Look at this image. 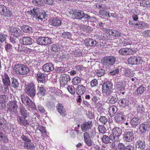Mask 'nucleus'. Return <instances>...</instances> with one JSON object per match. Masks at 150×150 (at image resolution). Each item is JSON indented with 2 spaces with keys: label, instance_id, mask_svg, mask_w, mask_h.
Listing matches in <instances>:
<instances>
[{
  "label": "nucleus",
  "instance_id": "nucleus-1",
  "mask_svg": "<svg viewBox=\"0 0 150 150\" xmlns=\"http://www.w3.org/2000/svg\"><path fill=\"white\" fill-rule=\"evenodd\" d=\"M13 70L16 74L21 75H26L30 71V69L27 66L21 64H15L13 67Z\"/></svg>",
  "mask_w": 150,
  "mask_h": 150
},
{
  "label": "nucleus",
  "instance_id": "nucleus-2",
  "mask_svg": "<svg viewBox=\"0 0 150 150\" xmlns=\"http://www.w3.org/2000/svg\"><path fill=\"white\" fill-rule=\"evenodd\" d=\"M25 93L31 97L34 96L36 93L35 85L34 84L30 82L25 86Z\"/></svg>",
  "mask_w": 150,
  "mask_h": 150
},
{
  "label": "nucleus",
  "instance_id": "nucleus-3",
  "mask_svg": "<svg viewBox=\"0 0 150 150\" xmlns=\"http://www.w3.org/2000/svg\"><path fill=\"white\" fill-rule=\"evenodd\" d=\"M2 81L4 86V90L3 89V92L5 93L8 91V86H10V81L8 76L5 73L2 76Z\"/></svg>",
  "mask_w": 150,
  "mask_h": 150
},
{
  "label": "nucleus",
  "instance_id": "nucleus-4",
  "mask_svg": "<svg viewBox=\"0 0 150 150\" xmlns=\"http://www.w3.org/2000/svg\"><path fill=\"white\" fill-rule=\"evenodd\" d=\"M37 42L38 45H47L52 43V40L50 38L47 37H41L37 38Z\"/></svg>",
  "mask_w": 150,
  "mask_h": 150
},
{
  "label": "nucleus",
  "instance_id": "nucleus-5",
  "mask_svg": "<svg viewBox=\"0 0 150 150\" xmlns=\"http://www.w3.org/2000/svg\"><path fill=\"white\" fill-rule=\"evenodd\" d=\"M116 60V58L114 56L105 57H104L103 63L108 66H112L115 64Z\"/></svg>",
  "mask_w": 150,
  "mask_h": 150
},
{
  "label": "nucleus",
  "instance_id": "nucleus-6",
  "mask_svg": "<svg viewBox=\"0 0 150 150\" xmlns=\"http://www.w3.org/2000/svg\"><path fill=\"white\" fill-rule=\"evenodd\" d=\"M8 109L12 113L15 114L17 112L18 106L17 101L15 99L9 101L7 106Z\"/></svg>",
  "mask_w": 150,
  "mask_h": 150
},
{
  "label": "nucleus",
  "instance_id": "nucleus-7",
  "mask_svg": "<svg viewBox=\"0 0 150 150\" xmlns=\"http://www.w3.org/2000/svg\"><path fill=\"white\" fill-rule=\"evenodd\" d=\"M82 19L80 21L81 24L84 26L87 25L88 24V21L91 20V21L94 22L96 23V22H97V20L96 18L94 17H91L88 16L87 15L85 14L84 16L82 18Z\"/></svg>",
  "mask_w": 150,
  "mask_h": 150
},
{
  "label": "nucleus",
  "instance_id": "nucleus-8",
  "mask_svg": "<svg viewBox=\"0 0 150 150\" xmlns=\"http://www.w3.org/2000/svg\"><path fill=\"white\" fill-rule=\"evenodd\" d=\"M71 79V78L69 75H62L60 78V84L65 86L70 83Z\"/></svg>",
  "mask_w": 150,
  "mask_h": 150
},
{
  "label": "nucleus",
  "instance_id": "nucleus-9",
  "mask_svg": "<svg viewBox=\"0 0 150 150\" xmlns=\"http://www.w3.org/2000/svg\"><path fill=\"white\" fill-rule=\"evenodd\" d=\"M56 108L57 111L60 115L63 117L66 116L67 115V112L65 108L62 104L60 103H58L56 106Z\"/></svg>",
  "mask_w": 150,
  "mask_h": 150
},
{
  "label": "nucleus",
  "instance_id": "nucleus-10",
  "mask_svg": "<svg viewBox=\"0 0 150 150\" xmlns=\"http://www.w3.org/2000/svg\"><path fill=\"white\" fill-rule=\"evenodd\" d=\"M108 97L105 102L109 105L115 104L118 100L117 96L116 94H112V95H109Z\"/></svg>",
  "mask_w": 150,
  "mask_h": 150
},
{
  "label": "nucleus",
  "instance_id": "nucleus-11",
  "mask_svg": "<svg viewBox=\"0 0 150 150\" xmlns=\"http://www.w3.org/2000/svg\"><path fill=\"white\" fill-rule=\"evenodd\" d=\"M140 58L139 57L133 56L129 58L128 62L129 64L131 65H137L140 63Z\"/></svg>",
  "mask_w": 150,
  "mask_h": 150
},
{
  "label": "nucleus",
  "instance_id": "nucleus-12",
  "mask_svg": "<svg viewBox=\"0 0 150 150\" xmlns=\"http://www.w3.org/2000/svg\"><path fill=\"white\" fill-rule=\"evenodd\" d=\"M124 139L126 142L132 141L134 139V135L133 131L125 132L124 134Z\"/></svg>",
  "mask_w": 150,
  "mask_h": 150
},
{
  "label": "nucleus",
  "instance_id": "nucleus-13",
  "mask_svg": "<svg viewBox=\"0 0 150 150\" xmlns=\"http://www.w3.org/2000/svg\"><path fill=\"white\" fill-rule=\"evenodd\" d=\"M20 42L24 45H30L33 42L34 40L29 37H24L19 40Z\"/></svg>",
  "mask_w": 150,
  "mask_h": 150
},
{
  "label": "nucleus",
  "instance_id": "nucleus-14",
  "mask_svg": "<svg viewBox=\"0 0 150 150\" xmlns=\"http://www.w3.org/2000/svg\"><path fill=\"white\" fill-rule=\"evenodd\" d=\"M62 21L58 18H55L50 20L49 23L53 26L57 27L60 26L62 24Z\"/></svg>",
  "mask_w": 150,
  "mask_h": 150
},
{
  "label": "nucleus",
  "instance_id": "nucleus-15",
  "mask_svg": "<svg viewBox=\"0 0 150 150\" xmlns=\"http://www.w3.org/2000/svg\"><path fill=\"white\" fill-rule=\"evenodd\" d=\"M149 25L143 21H138L136 24H133L132 27L136 28L142 29L148 28Z\"/></svg>",
  "mask_w": 150,
  "mask_h": 150
},
{
  "label": "nucleus",
  "instance_id": "nucleus-16",
  "mask_svg": "<svg viewBox=\"0 0 150 150\" xmlns=\"http://www.w3.org/2000/svg\"><path fill=\"white\" fill-rule=\"evenodd\" d=\"M119 53L122 55H130L134 54V52L130 48H122L119 50Z\"/></svg>",
  "mask_w": 150,
  "mask_h": 150
},
{
  "label": "nucleus",
  "instance_id": "nucleus-17",
  "mask_svg": "<svg viewBox=\"0 0 150 150\" xmlns=\"http://www.w3.org/2000/svg\"><path fill=\"white\" fill-rule=\"evenodd\" d=\"M92 126V122L89 121L83 122L81 126V128L83 131H87L91 129Z\"/></svg>",
  "mask_w": 150,
  "mask_h": 150
},
{
  "label": "nucleus",
  "instance_id": "nucleus-18",
  "mask_svg": "<svg viewBox=\"0 0 150 150\" xmlns=\"http://www.w3.org/2000/svg\"><path fill=\"white\" fill-rule=\"evenodd\" d=\"M10 30L11 34L18 37L21 36L22 32L18 28L12 27L10 28Z\"/></svg>",
  "mask_w": 150,
  "mask_h": 150
},
{
  "label": "nucleus",
  "instance_id": "nucleus-19",
  "mask_svg": "<svg viewBox=\"0 0 150 150\" xmlns=\"http://www.w3.org/2000/svg\"><path fill=\"white\" fill-rule=\"evenodd\" d=\"M29 14L33 15L36 18L40 14V9L39 8L34 7V8H31L30 11H28L27 12Z\"/></svg>",
  "mask_w": 150,
  "mask_h": 150
},
{
  "label": "nucleus",
  "instance_id": "nucleus-20",
  "mask_svg": "<svg viewBox=\"0 0 150 150\" xmlns=\"http://www.w3.org/2000/svg\"><path fill=\"white\" fill-rule=\"evenodd\" d=\"M43 70L45 72H49L54 69V67L52 64L50 63H46L42 67Z\"/></svg>",
  "mask_w": 150,
  "mask_h": 150
},
{
  "label": "nucleus",
  "instance_id": "nucleus-21",
  "mask_svg": "<svg viewBox=\"0 0 150 150\" xmlns=\"http://www.w3.org/2000/svg\"><path fill=\"white\" fill-rule=\"evenodd\" d=\"M85 14L82 11L79 10L73 12L72 13V16L76 19L81 20L84 16Z\"/></svg>",
  "mask_w": 150,
  "mask_h": 150
},
{
  "label": "nucleus",
  "instance_id": "nucleus-22",
  "mask_svg": "<svg viewBox=\"0 0 150 150\" xmlns=\"http://www.w3.org/2000/svg\"><path fill=\"white\" fill-rule=\"evenodd\" d=\"M85 45L86 46H94L97 43V42L94 39L88 38L84 41Z\"/></svg>",
  "mask_w": 150,
  "mask_h": 150
},
{
  "label": "nucleus",
  "instance_id": "nucleus-23",
  "mask_svg": "<svg viewBox=\"0 0 150 150\" xmlns=\"http://www.w3.org/2000/svg\"><path fill=\"white\" fill-rule=\"evenodd\" d=\"M86 90L85 87L82 85H79L76 89V94L78 95H82L85 92Z\"/></svg>",
  "mask_w": 150,
  "mask_h": 150
},
{
  "label": "nucleus",
  "instance_id": "nucleus-24",
  "mask_svg": "<svg viewBox=\"0 0 150 150\" xmlns=\"http://www.w3.org/2000/svg\"><path fill=\"white\" fill-rule=\"evenodd\" d=\"M6 8L3 5H0V13L2 15L7 17H10L12 15V13L11 11H8V13L6 14L5 13L4 11H6Z\"/></svg>",
  "mask_w": 150,
  "mask_h": 150
},
{
  "label": "nucleus",
  "instance_id": "nucleus-25",
  "mask_svg": "<svg viewBox=\"0 0 150 150\" xmlns=\"http://www.w3.org/2000/svg\"><path fill=\"white\" fill-rule=\"evenodd\" d=\"M50 49L51 50L54 52L59 51L62 49V47L58 43L54 44L51 45Z\"/></svg>",
  "mask_w": 150,
  "mask_h": 150
},
{
  "label": "nucleus",
  "instance_id": "nucleus-26",
  "mask_svg": "<svg viewBox=\"0 0 150 150\" xmlns=\"http://www.w3.org/2000/svg\"><path fill=\"white\" fill-rule=\"evenodd\" d=\"M37 79L38 82L39 83H45V74L40 72H38L37 75Z\"/></svg>",
  "mask_w": 150,
  "mask_h": 150
},
{
  "label": "nucleus",
  "instance_id": "nucleus-27",
  "mask_svg": "<svg viewBox=\"0 0 150 150\" xmlns=\"http://www.w3.org/2000/svg\"><path fill=\"white\" fill-rule=\"evenodd\" d=\"M26 117H23L20 116H18L17 120L19 123L24 126H26L28 125L29 124L27 120L25 119Z\"/></svg>",
  "mask_w": 150,
  "mask_h": 150
},
{
  "label": "nucleus",
  "instance_id": "nucleus-28",
  "mask_svg": "<svg viewBox=\"0 0 150 150\" xmlns=\"http://www.w3.org/2000/svg\"><path fill=\"white\" fill-rule=\"evenodd\" d=\"M124 117L125 115L122 113H118L115 116V121L117 122L120 123L123 120Z\"/></svg>",
  "mask_w": 150,
  "mask_h": 150
},
{
  "label": "nucleus",
  "instance_id": "nucleus-29",
  "mask_svg": "<svg viewBox=\"0 0 150 150\" xmlns=\"http://www.w3.org/2000/svg\"><path fill=\"white\" fill-rule=\"evenodd\" d=\"M112 132L114 135L120 136L122 133V129L121 127H115L113 129Z\"/></svg>",
  "mask_w": 150,
  "mask_h": 150
},
{
  "label": "nucleus",
  "instance_id": "nucleus-30",
  "mask_svg": "<svg viewBox=\"0 0 150 150\" xmlns=\"http://www.w3.org/2000/svg\"><path fill=\"white\" fill-rule=\"evenodd\" d=\"M117 111V108L115 106H112L109 109V114L110 117H113Z\"/></svg>",
  "mask_w": 150,
  "mask_h": 150
},
{
  "label": "nucleus",
  "instance_id": "nucleus-31",
  "mask_svg": "<svg viewBox=\"0 0 150 150\" xmlns=\"http://www.w3.org/2000/svg\"><path fill=\"white\" fill-rule=\"evenodd\" d=\"M119 103L121 106L126 107L128 106L129 103L128 100L123 98L119 100Z\"/></svg>",
  "mask_w": 150,
  "mask_h": 150
},
{
  "label": "nucleus",
  "instance_id": "nucleus-32",
  "mask_svg": "<svg viewBox=\"0 0 150 150\" xmlns=\"http://www.w3.org/2000/svg\"><path fill=\"white\" fill-rule=\"evenodd\" d=\"M137 148L141 150H143L145 147V143L144 142L140 140L138 141L136 144Z\"/></svg>",
  "mask_w": 150,
  "mask_h": 150
},
{
  "label": "nucleus",
  "instance_id": "nucleus-33",
  "mask_svg": "<svg viewBox=\"0 0 150 150\" xmlns=\"http://www.w3.org/2000/svg\"><path fill=\"white\" fill-rule=\"evenodd\" d=\"M6 100V96L5 95H2L0 96V106H1L2 108L5 106Z\"/></svg>",
  "mask_w": 150,
  "mask_h": 150
},
{
  "label": "nucleus",
  "instance_id": "nucleus-34",
  "mask_svg": "<svg viewBox=\"0 0 150 150\" xmlns=\"http://www.w3.org/2000/svg\"><path fill=\"white\" fill-rule=\"evenodd\" d=\"M141 122V120L137 117L132 118L130 121V124L132 126H136L138 125Z\"/></svg>",
  "mask_w": 150,
  "mask_h": 150
},
{
  "label": "nucleus",
  "instance_id": "nucleus-35",
  "mask_svg": "<svg viewBox=\"0 0 150 150\" xmlns=\"http://www.w3.org/2000/svg\"><path fill=\"white\" fill-rule=\"evenodd\" d=\"M148 128L147 125L142 123L139 125V129L141 133H144L148 130Z\"/></svg>",
  "mask_w": 150,
  "mask_h": 150
},
{
  "label": "nucleus",
  "instance_id": "nucleus-36",
  "mask_svg": "<svg viewBox=\"0 0 150 150\" xmlns=\"http://www.w3.org/2000/svg\"><path fill=\"white\" fill-rule=\"evenodd\" d=\"M38 95L39 96H43L46 94V91L45 88L42 86L38 87Z\"/></svg>",
  "mask_w": 150,
  "mask_h": 150
},
{
  "label": "nucleus",
  "instance_id": "nucleus-37",
  "mask_svg": "<svg viewBox=\"0 0 150 150\" xmlns=\"http://www.w3.org/2000/svg\"><path fill=\"white\" fill-rule=\"evenodd\" d=\"M22 30L25 33H29L32 31V28L29 26L24 25L21 27Z\"/></svg>",
  "mask_w": 150,
  "mask_h": 150
},
{
  "label": "nucleus",
  "instance_id": "nucleus-38",
  "mask_svg": "<svg viewBox=\"0 0 150 150\" xmlns=\"http://www.w3.org/2000/svg\"><path fill=\"white\" fill-rule=\"evenodd\" d=\"M24 147L25 149H32L34 148V144L31 142H25Z\"/></svg>",
  "mask_w": 150,
  "mask_h": 150
},
{
  "label": "nucleus",
  "instance_id": "nucleus-39",
  "mask_svg": "<svg viewBox=\"0 0 150 150\" xmlns=\"http://www.w3.org/2000/svg\"><path fill=\"white\" fill-rule=\"evenodd\" d=\"M81 79L78 76L74 77L72 80V84L74 85H78L81 83Z\"/></svg>",
  "mask_w": 150,
  "mask_h": 150
},
{
  "label": "nucleus",
  "instance_id": "nucleus-40",
  "mask_svg": "<svg viewBox=\"0 0 150 150\" xmlns=\"http://www.w3.org/2000/svg\"><path fill=\"white\" fill-rule=\"evenodd\" d=\"M112 85L109 81H107L104 82L103 85L102 89H108L112 88Z\"/></svg>",
  "mask_w": 150,
  "mask_h": 150
},
{
  "label": "nucleus",
  "instance_id": "nucleus-41",
  "mask_svg": "<svg viewBox=\"0 0 150 150\" xmlns=\"http://www.w3.org/2000/svg\"><path fill=\"white\" fill-rule=\"evenodd\" d=\"M125 75L127 76L132 77L133 76V73L132 71L129 68H127L124 71Z\"/></svg>",
  "mask_w": 150,
  "mask_h": 150
},
{
  "label": "nucleus",
  "instance_id": "nucleus-42",
  "mask_svg": "<svg viewBox=\"0 0 150 150\" xmlns=\"http://www.w3.org/2000/svg\"><path fill=\"white\" fill-rule=\"evenodd\" d=\"M20 111L21 115L25 117H28V113L26 110L23 107H21L20 108Z\"/></svg>",
  "mask_w": 150,
  "mask_h": 150
},
{
  "label": "nucleus",
  "instance_id": "nucleus-43",
  "mask_svg": "<svg viewBox=\"0 0 150 150\" xmlns=\"http://www.w3.org/2000/svg\"><path fill=\"white\" fill-rule=\"evenodd\" d=\"M21 100L22 102L25 105L28 102V101H30V98L27 96H25L22 95L21 96Z\"/></svg>",
  "mask_w": 150,
  "mask_h": 150
},
{
  "label": "nucleus",
  "instance_id": "nucleus-44",
  "mask_svg": "<svg viewBox=\"0 0 150 150\" xmlns=\"http://www.w3.org/2000/svg\"><path fill=\"white\" fill-rule=\"evenodd\" d=\"M12 81L11 83L12 86L14 88H17L19 86V83L18 80L14 78H12Z\"/></svg>",
  "mask_w": 150,
  "mask_h": 150
},
{
  "label": "nucleus",
  "instance_id": "nucleus-45",
  "mask_svg": "<svg viewBox=\"0 0 150 150\" xmlns=\"http://www.w3.org/2000/svg\"><path fill=\"white\" fill-rule=\"evenodd\" d=\"M115 87L118 90L120 91H123L124 90L123 84L121 82H119L116 83Z\"/></svg>",
  "mask_w": 150,
  "mask_h": 150
},
{
  "label": "nucleus",
  "instance_id": "nucleus-46",
  "mask_svg": "<svg viewBox=\"0 0 150 150\" xmlns=\"http://www.w3.org/2000/svg\"><path fill=\"white\" fill-rule=\"evenodd\" d=\"M0 141H2L6 143H7L8 142L7 137L2 132H0Z\"/></svg>",
  "mask_w": 150,
  "mask_h": 150
},
{
  "label": "nucleus",
  "instance_id": "nucleus-47",
  "mask_svg": "<svg viewBox=\"0 0 150 150\" xmlns=\"http://www.w3.org/2000/svg\"><path fill=\"white\" fill-rule=\"evenodd\" d=\"M112 88L108 89H102V91L103 93L107 95H112L113 93L112 92Z\"/></svg>",
  "mask_w": 150,
  "mask_h": 150
},
{
  "label": "nucleus",
  "instance_id": "nucleus-48",
  "mask_svg": "<svg viewBox=\"0 0 150 150\" xmlns=\"http://www.w3.org/2000/svg\"><path fill=\"white\" fill-rule=\"evenodd\" d=\"M105 74V71L102 69L97 70L96 71V75L98 77H101L103 76Z\"/></svg>",
  "mask_w": 150,
  "mask_h": 150
},
{
  "label": "nucleus",
  "instance_id": "nucleus-49",
  "mask_svg": "<svg viewBox=\"0 0 150 150\" xmlns=\"http://www.w3.org/2000/svg\"><path fill=\"white\" fill-rule=\"evenodd\" d=\"M102 139L103 142L106 144L110 142V137H109L107 135H103Z\"/></svg>",
  "mask_w": 150,
  "mask_h": 150
},
{
  "label": "nucleus",
  "instance_id": "nucleus-50",
  "mask_svg": "<svg viewBox=\"0 0 150 150\" xmlns=\"http://www.w3.org/2000/svg\"><path fill=\"white\" fill-rule=\"evenodd\" d=\"M67 89L71 94H73L75 93V89L73 86H68Z\"/></svg>",
  "mask_w": 150,
  "mask_h": 150
},
{
  "label": "nucleus",
  "instance_id": "nucleus-51",
  "mask_svg": "<svg viewBox=\"0 0 150 150\" xmlns=\"http://www.w3.org/2000/svg\"><path fill=\"white\" fill-rule=\"evenodd\" d=\"M144 90V87L142 86H140L137 89L136 93L137 94H141L143 93Z\"/></svg>",
  "mask_w": 150,
  "mask_h": 150
},
{
  "label": "nucleus",
  "instance_id": "nucleus-52",
  "mask_svg": "<svg viewBox=\"0 0 150 150\" xmlns=\"http://www.w3.org/2000/svg\"><path fill=\"white\" fill-rule=\"evenodd\" d=\"M120 136H115L113 134V135H111L110 136V139L113 142H118L120 140V139L119 138Z\"/></svg>",
  "mask_w": 150,
  "mask_h": 150
},
{
  "label": "nucleus",
  "instance_id": "nucleus-53",
  "mask_svg": "<svg viewBox=\"0 0 150 150\" xmlns=\"http://www.w3.org/2000/svg\"><path fill=\"white\" fill-rule=\"evenodd\" d=\"M99 132L102 134H104L106 131V129L104 126L99 125L98 127Z\"/></svg>",
  "mask_w": 150,
  "mask_h": 150
},
{
  "label": "nucleus",
  "instance_id": "nucleus-54",
  "mask_svg": "<svg viewBox=\"0 0 150 150\" xmlns=\"http://www.w3.org/2000/svg\"><path fill=\"white\" fill-rule=\"evenodd\" d=\"M115 30H112L110 29H106L105 33H106L109 34V35L115 36Z\"/></svg>",
  "mask_w": 150,
  "mask_h": 150
},
{
  "label": "nucleus",
  "instance_id": "nucleus-55",
  "mask_svg": "<svg viewBox=\"0 0 150 150\" xmlns=\"http://www.w3.org/2000/svg\"><path fill=\"white\" fill-rule=\"evenodd\" d=\"M62 36L64 38L70 39L71 38V34L69 32H64Z\"/></svg>",
  "mask_w": 150,
  "mask_h": 150
},
{
  "label": "nucleus",
  "instance_id": "nucleus-56",
  "mask_svg": "<svg viewBox=\"0 0 150 150\" xmlns=\"http://www.w3.org/2000/svg\"><path fill=\"white\" fill-rule=\"evenodd\" d=\"M21 138L25 142H31V139H30V137L28 136H27L24 135H23L21 136Z\"/></svg>",
  "mask_w": 150,
  "mask_h": 150
},
{
  "label": "nucleus",
  "instance_id": "nucleus-57",
  "mask_svg": "<svg viewBox=\"0 0 150 150\" xmlns=\"http://www.w3.org/2000/svg\"><path fill=\"white\" fill-rule=\"evenodd\" d=\"M25 105L29 108H33L35 107V104L30 99V101H28V102Z\"/></svg>",
  "mask_w": 150,
  "mask_h": 150
},
{
  "label": "nucleus",
  "instance_id": "nucleus-58",
  "mask_svg": "<svg viewBox=\"0 0 150 150\" xmlns=\"http://www.w3.org/2000/svg\"><path fill=\"white\" fill-rule=\"evenodd\" d=\"M18 37V36H16L11 34L10 37V40L11 42L14 44L16 43V42L17 39Z\"/></svg>",
  "mask_w": 150,
  "mask_h": 150
},
{
  "label": "nucleus",
  "instance_id": "nucleus-59",
  "mask_svg": "<svg viewBox=\"0 0 150 150\" xmlns=\"http://www.w3.org/2000/svg\"><path fill=\"white\" fill-rule=\"evenodd\" d=\"M38 129L42 133V134H46L45 128L41 125H39Z\"/></svg>",
  "mask_w": 150,
  "mask_h": 150
},
{
  "label": "nucleus",
  "instance_id": "nucleus-60",
  "mask_svg": "<svg viewBox=\"0 0 150 150\" xmlns=\"http://www.w3.org/2000/svg\"><path fill=\"white\" fill-rule=\"evenodd\" d=\"M66 67H60L57 68V71L58 73H62L67 71Z\"/></svg>",
  "mask_w": 150,
  "mask_h": 150
},
{
  "label": "nucleus",
  "instance_id": "nucleus-61",
  "mask_svg": "<svg viewBox=\"0 0 150 150\" xmlns=\"http://www.w3.org/2000/svg\"><path fill=\"white\" fill-rule=\"evenodd\" d=\"M100 14L102 15L103 16H110V13L107 12L105 10H100Z\"/></svg>",
  "mask_w": 150,
  "mask_h": 150
},
{
  "label": "nucleus",
  "instance_id": "nucleus-62",
  "mask_svg": "<svg viewBox=\"0 0 150 150\" xmlns=\"http://www.w3.org/2000/svg\"><path fill=\"white\" fill-rule=\"evenodd\" d=\"M100 121L103 124H105L107 122V120L105 116H101L99 119Z\"/></svg>",
  "mask_w": 150,
  "mask_h": 150
},
{
  "label": "nucleus",
  "instance_id": "nucleus-63",
  "mask_svg": "<svg viewBox=\"0 0 150 150\" xmlns=\"http://www.w3.org/2000/svg\"><path fill=\"white\" fill-rule=\"evenodd\" d=\"M118 148L119 150H125L126 149L125 145L122 143H119L118 144Z\"/></svg>",
  "mask_w": 150,
  "mask_h": 150
},
{
  "label": "nucleus",
  "instance_id": "nucleus-64",
  "mask_svg": "<svg viewBox=\"0 0 150 150\" xmlns=\"http://www.w3.org/2000/svg\"><path fill=\"white\" fill-rule=\"evenodd\" d=\"M142 34L144 37H149L150 36V30H147L144 31L142 32Z\"/></svg>",
  "mask_w": 150,
  "mask_h": 150
}]
</instances>
